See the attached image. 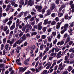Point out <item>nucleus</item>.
I'll list each match as a JSON object with an SVG mask.
<instances>
[{
    "label": "nucleus",
    "mask_w": 74,
    "mask_h": 74,
    "mask_svg": "<svg viewBox=\"0 0 74 74\" xmlns=\"http://www.w3.org/2000/svg\"><path fill=\"white\" fill-rule=\"evenodd\" d=\"M23 42V40H21L20 41V40H17L16 42V43H14L13 46V47L14 48H15V47H16V44H18L19 45H20L21 43H22V42Z\"/></svg>",
    "instance_id": "f257e3e1"
},
{
    "label": "nucleus",
    "mask_w": 74,
    "mask_h": 74,
    "mask_svg": "<svg viewBox=\"0 0 74 74\" xmlns=\"http://www.w3.org/2000/svg\"><path fill=\"white\" fill-rule=\"evenodd\" d=\"M41 25H42V22H40L38 24V30H41L42 29V26H41Z\"/></svg>",
    "instance_id": "f03ea898"
},
{
    "label": "nucleus",
    "mask_w": 74,
    "mask_h": 74,
    "mask_svg": "<svg viewBox=\"0 0 74 74\" xmlns=\"http://www.w3.org/2000/svg\"><path fill=\"white\" fill-rule=\"evenodd\" d=\"M36 8L37 9L39 12H41V10L42 9V6L37 5L36 7Z\"/></svg>",
    "instance_id": "7ed1b4c3"
},
{
    "label": "nucleus",
    "mask_w": 74,
    "mask_h": 74,
    "mask_svg": "<svg viewBox=\"0 0 74 74\" xmlns=\"http://www.w3.org/2000/svg\"><path fill=\"white\" fill-rule=\"evenodd\" d=\"M64 42L63 40H62L60 42H58L57 44V45L58 46L60 45H63L64 44Z\"/></svg>",
    "instance_id": "20e7f679"
},
{
    "label": "nucleus",
    "mask_w": 74,
    "mask_h": 74,
    "mask_svg": "<svg viewBox=\"0 0 74 74\" xmlns=\"http://www.w3.org/2000/svg\"><path fill=\"white\" fill-rule=\"evenodd\" d=\"M61 24H62V23L58 22L57 23L56 28L58 29H59V28H60V25Z\"/></svg>",
    "instance_id": "39448f33"
},
{
    "label": "nucleus",
    "mask_w": 74,
    "mask_h": 74,
    "mask_svg": "<svg viewBox=\"0 0 74 74\" xmlns=\"http://www.w3.org/2000/svg\"><path fill=\"white\" fill-rule=\"evenodd\" d=\"M73 67L71 66H68L67 70L68 71L70 72V71H71L73 70Z\"/></svg>",
    "instance_id": "423d86ee"
},
{
    "label": "nucleus",
    "mask_w": 74,
    "mask_h": 74,
    "mask_svg": "<svg viewBox=\"0 0 74 74\" xmlns=\"http://www.w3.org/2000/svg\"><path fill=\"white\" fill-rule=\"evenodd\" d=\"M27 69V67H25L22 69V68H21L19 70V72L20 73L21 71H25Z\"/></svg>",
    "instance_id": "0eeeda50"
},
{
    "label": "nucleus",
    "mask_w": 74,
    "mask_h": 74,
    "mask_svg": "<svg viewBox=\"0 0 74 74\" xmlns=\"http://www.w3.org/2000/svg\"><path fill=\"white\" fill-rule=\"evenodd\" d=\"M15 27V23H13V25L10 28V30H13Z\"/></svg>",
    "instance_id": "6e6552de"
},
{
    "label": "nucleus",
    "mask_w": 74,
    "mask_h": 74,
    "mask_svg": "<svg viewBox=\"0 0 74 74\" xmlns=\"http://www.w3.org/2000/svg\"><path fill=\"white\" fill-rule=\"evenodd\" d=\"M28 5H30V6H32L33 5V3H32V0H29L28 3Z\"/></svg>",
    "instance_id": "1a4fd4ad"
},
{
    "label": "nucleus",
    "mask_w": 74,
    "mask_h": 74,
    "mask_svg": "<svg viewBox=\"0 0 74 74\" xmlns=\"http://www.w3.org/2000/svg\"><path fill=\"white\" fill-rule=\"evenodd\" d=\"M57 54V53H52L50 55L51 56H53L54 58H55Z\"/></svg>",
    "instance_id": "9d476101"
},
{
    "label": "nucleus",
    "mask_w": 74,
    "mask_h": 74,
    "mask_svg": "<svg viewBox=\"0 0 74 74\" xmlns=\"http://www.w3.org/2000/svg\"><path fill=\"white\" fill-rule=\"evenodd\" d=\"M8 18H6L5 19V20H3V23H6V22H8Z\"/></svg>",
    "instance_id": "9b49d317"
},
{
    "label": "nucleus",
    "mask_w": 74,
    "mask_h": 74,
    "mask_svg": "<svg viewBox=\"0 0 74 74\" xmlns=\"http://www.w3.org/2000/svg\"><path fill=\"white\" fill-rule=\"evenodd\" d=\"M8 29V27L7 26H5L4 27L3 30L4 32H5Z\"/></svg>",
    "instance_id": "f8f14e48"
},
{
    "label": "nucleus",
    "mask_w": 74,
    "mask_h": 74,
    "mask_svg": "<svg viewBox=\"0 0 74 74\" xmlns=\"http://www.w3.org/2000/svg\"><path fill=\"white\" fill-rule=\"evenodd\" d=\"M56 62H55L52 65V66L50 68V70H51V69H52V68L53 67V66L56 65Z\"/></svg>",
    "instance_id": "ddd939ff"
},
{
    "label": "nucleus",
    "mask_w": 74,
    "mask_h": 74,
    "mask_svg": "<svg viewBox=\"0 0 74 74\" xmlns=\"http://www.w3.org/2000/svg\"><path fill=\"white\" fill-rule=\"evenodd\" d=\"M16 1L15 0H13L11 1V3L12 6L14 5L15 4Z\"/></svg>",
    "instance_id": "4468645a"
},
{
    "label": "nucleus",
    "mask_w": 74,
    "mask_h": 74,
    "mask_svg": "<svg viewBox=\"0 0 74 74\" xmlns=\"http://www.w3.org/2000/svg\"><path fill=\"white\" fill-rule=\"evenodd\" d=\"M55 8V4H53L51 5V7L50 8V9L52 10H53Z\"/></svg>",
    "instance_id": "2eb2a0df"
},
{
    "label": "nucleus",
    "mask_w": 74,
    "mask_h": 74,
    "mask_svg": "<svg viewBox=\"0 0 74 74\" xmlns=\"http://www.w3.org/2000/svg\"><path fill=\"white\" fill-rule=\"evenodd\" d=\"M48 19L47 18L44 20V25H47L48 24Z\"/></svg>",
    "instance_id": "dca6fc26"
},
{
    "label": "nucleus",
    "mask_w": 74,
    "mask_h": 74,
    "mask_svg": "<svg viewBox=\"0 0 74 74\" xmlns=\"http://www.w3.org/2000/svg\"><path fill=\"white\" fill-rule=\"evenodd\" d=\"M64 29H67L68 27H69V24L67 23L64 25Z\"/></svg>",
    "instance_id": "f3484780"
},
{
    "label": "nucleus",
    "mask_w": 74,
    "mask_h": 74,
    "mask_svg": "<svg viewBox=\"0 0 74 74\" xmlns=\"http://www.w3.org/2000/svg\"><path fill=\"white\" fill-rule=\"evenodd\" d=\"M47 28V27H44L42 29L43 32H46Z\"/></svg>",
    "instance_id": "a211bd4d"
},
{
    "label": "nucleus",
    "mask_w": 74,
    "mask_h": 74,
    "mask_svg": "<svg viewBox=\"0 0 74 74\" xmlns=\"http://www.w3.org/2000/svg\"><path fill=\"white\" fill-rule=\"evenodd\" d=\"M52 34L54 37H55L56 35V32H52Z\"/></svg>",
    "instance_id": "6ab92c4d"
},
{
    "label": "nucleus",
    "mask_w": 74,
    "mask_h": 74,
    "mask_svg": "<svg viewBox=\"0 0 74 74\" xmlns=\"http://www.w3.org/2000/svg\"><path fill=\"white\" fill-rule=\"evenodd\" d=\"M5 49L7 51L8 49V44L6 45L5 46Z\"/></svg>",
    "instance_id": "aec40b11"
},
{
    "label": "nucleus",
    "mask_w": 74,
    "mask_h": 74,
    "mask_svg": "<svg viewBox=\"0 0 74 74\" xmlns=\"http://www.w3.org/2000/svg\"><path fill=\"white\" fill-rule=\"evenodd\" d=\"M48 41L49 42H51V41H52V39H51V38L49 36L47 37Z\"/></svg>",
    "instance_id": "412c9836"
},
{
    "label": "nucleus",
    "mask_w": 74,
    "mask_h": 74,
    "mask_svg": "<svg viewBox=\"0 0 74 74\" xmlns=\"http://www.w3.org/2000/svg\"><path fill=\"white\" fill-rule=\"evenodd\" d=\"M63 15V13H60L58 14V16L59 17H61V16H62Z\"/></svg>",
    "instance_id": "4be33fe9"
},
{
    "label": "nucleus",
    "mask_w": 74,
    "mask_h": 74,
    "mask_svg": "<svg viewBox=\"0 0 74 74\" xmlns=\"http://www.w3.org/2000/svg\"><path fill=\"white\" fill-rule=\"evenodd\" d=\"M69 18V16L68 14H66L65 16V19H68Z\"/></svg>",
    "instance_id": "5701e85b"
},
{
    "label": "nucleus",
    "mask_w": 74,
    "mask_h": 74,
    "mask_svg": "<svg viewBox=\"0 0 74 74\" xmlns=\"http://www.w3.org/2000/svg\"><path fill=\"white\" fill-rule=\"evenodd\" d=\"M43 40H44L46 38V36L45 35H42L41 37Z\"/></svg>",
    "instance_id": "b1692460"
},
{
    "label": "nucleus",
    "mask_w": 74,
    "mask_h": 74,
    "mask_svg": "<svg viewBox=\"0 0 74 74\" xmlns=\"http://www.w3.org/2000/svg\"><path fill=\"white\" fill-rule=\"evenodd\" d=\"M21 62V60H20V58H19V59H17L16 60V63H18L19 62Z\"/></svg>",
    "instance_id": "393cba45"
},
{
    "label": "nucleus",
    "mask_w": 74,
    "mask_h": 74,
    "mask_svg": "<svg viewBox=\"0 0 74 74\" xmlns=\"http://www.w3.org/2000/svg\"><path fill=\"white\" fill-rule=\"evenodd\" d=\"M36 34H37V32H34L32 33L31 36H33L34 35H36Z\"/></svg>",
    "instance_id": "a878e982"
},
{
    "label": "nucleus",
    "mask_w": 74,
    "mask_h": 74,
    "mask_svg": "<svg viewBox=\"0 0 74 74\" xmlns=\"http://www.w3.org/2000/svg\"><path fill=\"white\" fill-rule=\"evenodd\" d=\"M58 40H57V39H55L53 41V44L54 45H55V44H56L57 42V41Z\"/></svg>",
    "instance_id": "bb28decb"
},
{
    "label": "nucleus",
    "mask_w": 74,
    "mask_h": 74,
    "mask_svg": "<svg viewBox=\"0 0 74 74\" xmlns=\"http://www.w3.org/2000/svg\"><path fill=\"white\" fill-rule=\"evenodd\" d=\"M11 23H12V21H9L7 23L8 25H9L10 26V25H11Z\"/></svg>",
    "instance_id": "cd10ccee"
},
{
    "label": "nucleus",
    "mask_w": 74,
    "mask_h": 74,
    "mask_svg": "<svg viewBox=\"0 0 74 74\" xmlns=\"http://www.w3.org/2000/svg\"><path fill=\"white\" fill-rule=\"evenodd\" d=\"M6 41H7V38H4L3 40V43H4V44H5V43H6Z\"/></svg>",
    "instance_id": "c85d7f7f"
},
{
    "label": "nucleus",
    "mask_w": 74,
    "mask_h": 74,
    "mask_svg": "<svg viewBox=\"0 0 74 74\" xmlns=\"http://www.w3.org/2000/svg\"><path fill=\"white\" fill-rule=\"evenodd\" d=\"M61 36H60V34H59L57 36V38H58V39H60V37Z\"/></svg>",
    "instance_id": "c756f323"
},
{
    "label": "nucleus",
    "mask_w": 74,
    "mask_h": 74,
    "mask_svg": "<svg viewBox=\"0 0 74 74\" xmlns=\"http://www.w3.org/2000/svg\"><path fill=\"white\" fill-rule=\"evenodd\" d=\"M66 4H63V5H61V7L62 8H64L66 7L65 6Z\"/></svg>",
    "instance_id": "7c9ffc66"
},
{
    "label": "nucleus",
    "mask_w": 74,
    "mask_h": 74,
    "mask_svg": "<svg viewBox=\"0 0 74 74\" xmlns=\"http://www.w3.org/2000/svg\"><path fill=\"white\" fill-rule=\"evenodd\" d=\"M59 51V49L58 48H56L55 49V52H58Z\"/></svg>",
    "instance_id": "2f4dec72"
},
{
    "label": "nucleus",
    "mask_w": 74,
    "mask_h": 74,
    "mask_svg": "<svg viewBox=\"0 0 74 74\" xmlns=\"http://www.w3.org/2000/svg\"><path fill=\"white\" fill-rule=\"evenodd\" d=\"M62 60H63V59H62L60 60L57 61V64H59V63H60L61 62H62Z\"/></svg>",
    "instance_id": "473e14b6"
},
{
    "label": "nucleus",
    "mask_w": 74,
    "mask_h": 74,
    "mask_svg": "<svg viewBox=\"0 0 74 74\" xmlns=\"http://www.w3.org/2000/svg\"><path fill=\"white\" fill-rule=\"evenodd\" d=\"M68 73L69 72L67 71H65L63 72V74H68Z\"/></svg>",
    "instance_id": "72a5a7b5"
},
{
    "label": "nucleus",
    "mask_w": 74,
    "mask_h": 74,
    "mask_svg": "<svg viewBox=\"0 0 74 74\" xmlns=\"http://www.w3.org/2000/svg\"><path fill=\"white\" fill-rule=\"evenodd\" d=\"M74 53H73L71 54L70 58H73V57L74 56V54H73Z\"/></svg>",
    "instance_id": "f704fd0d"
},
{
    "label": "nucleus",
    "mask_w": 74,
    "mask_h": 74,
    "mask_svg": "<svg viewBox=\"0 0 74 74\" xmlns=\"http://www.w3.org/2000/svg\"><path fill=\"white\" fill-rule=\"evenodd\" d=\"M44 47V45H40V50H42L43 49V47Z\"/></svg>",
    "instance_id": "c9c22d12"
},
{
    "label": "nucleus",
    "mask_w": 74,
    "mask_h": 74,
    "mask_svg": "<svg viewBox=\"0 0 74 74\" xmlns=\"http://www.w3.org/2000/svg\"><path fill=\"white\" fill-rule=\"evenodd\" d=\"M36 46L33 45L32 47V50H34L35 49H36Z\"/></svg>",
    "instance_id": "e433bc0d"
},
{
    "label": "nucleus",
    "mask_w": 74,
    "mask_h": 74,
    "mask_svg": "<svg viewBox=\"0 0 74 74\" xmlns=\"http://www.w3.org/2000/svg\"><path fill=\"white\" fill-rule=\"evenodd\" d=\"M22 39L23 40H26V37L25 36V35H24L22 38Z\"/></svg>",
    "instance_id": "4c0bfd02"
},
{
    "label": "nucleus",
    "mask_w": 74,
    "mask_h": 74,
    "mask_svg": "<svg viewBox=\"0 0 74 74\" xmlns=\"http://www.w3.org/2000/svg\"><path fill=\"white\" fill-rule=\"evenodd\" d=\"M55 15H56V14L55 13H53L51 14V16L52 18H55Z\"/></svg>",
    "instance_id": "58836bf2"
},
{
    "label": "nucleus",
    "mask_w": 74,
    "mask_h": 74,
    "mask_svg": "<svg viewBox=\"0 0 74 74\" xmlns=\"http://www.w3.org/2000/svg\"><path fill=\"white\" fill-rule=\"evenodd\" d=\"M69 24L70 25V26L71 27H73V26H74V23L72 22L70 23H69Z\"/></svg>",
    "instance_id": "ea45409f"
},
{
    "label": "nucleus",
    "mask_w": 74,
    "mask_h": 74,
    "mask_svg": "<svg viewBox=\"0 0 74 74\" xmlns=\"http://www.w3.org/2000/svg\"><path fill=\"white\" fill-rule=\"evenodd\" d=\"M26 27L27 29H29L31 27V25H29L26 26Z\"/></svg>",
    "instance_id": "a19ab883"
},
{
    "label": "nucleus",
    "mask_w": 74,
    "mask_h": 74,
    "mask_svg": "<svg viewBox=\"0 0 74 74\" xmlns=\"http://www.w3.org/2000/svg\"><path fill=\"white\" fill-rule=\"evenodd\" d=\"M55 24H56V22L55 21H52L51 23L52 25H54Z\"/></svg>",
    "instance_id": "79ce46f5"
},
{
    "label": "nucleus",
    "mask_w": 74,
    "mask_h": 74,
    "mask_svg": "<svg viewBox=\"0 0 74 74\" xmlns=\"http://www.w3.org/2000/svg\"><path fill=\"white\" fill-rule=\"evenodd\" d=\"M35 71H36V73H38L39 72H40V70L38 69H37V68H36V69Z\"/></svg>",
    "instance_id": "37998d69"
},
{
    "label": "nucleus",
    "mask_w": 74,
    "mask_h": 74,
    "mask_svg": "<svg viewBox=\"0 0 74 74\" xmlns=\"http://www.w3.org/2000/svg\"><path fill=\"white\" fill-rule=\"evenodd\" d=\"M1 50H3V49L4 48V44H2L1 45Z\"/></svg>",
    "instance_id": "c03bdc74"
},
{
    "label": "nucleus",
    "mask_w": 74,
    "mask_h": 74,
    "mask_svg": "<svg viewBox=\"0 0 74 74\" xmlns=\"http://www.w3.org/2000/svg\"><path fill=\"white\" fill-rule=\"evenodd\" d=\"M47 55H45L43 58L42 60H45L46 59H47Z\"/></svg>",
    "instance_id": "a18cd8bd"
},
{
    "label": "nucleus",
    "mask_w": 74,
    "mask_h": 74,
    "mask_svg": "<svg viewBox=\"0 0 74 74\" xmlns=\"http://www.w3.org/2000/svg\"><path fill=\"white\" fill-rule=\"evenodd\" d=\"M47 14L49 15L51 14V11H50V10H47Z\"/></svg>",
    "instance_id": "49530a36"
},
{
    "label": "nucleus",
    "mask_w": 74,
    "mask_h": 74,
    "mask_svg": "<svg viewBox=\"0 0 74 74\" xmlns=\"http://www.w3.org/2000/svg\"><path fill=\"white\" fill-rule=\"evenodd\" d=\"M47 64V66H49V67H50V66H51V64H52L50 63V62H49Z\"/></svg>",
    "instance_id": "de8ad7c7"
},
{
    "label": "nucleus",
    "mask_w": 74,
    "mask_h": 74,
    "mask_svg": "<svg viewBox=\"0 0 74 74\" xmlns=\"http://www.w3.org/2000/svg\"><path fill=\"white\" fill-rule=\"evenodd\" d=\"M3 67H4V64H0V68L1 69H2Z\"/></svg>",
    "instance_id": "09e8293b"
},
{
    "label": "nucleus",
    "mask_w": 74,
    "mask_h": 74,
    "mask_svg": "<svg viewBox=\"0 0 74 74\" xmlns=\"http://www.w3.org/2000/svg\"><path fill=\"white\" fill-rule=\"evenodd\" d=\"M20 24H21V23H16V26L17 27H18V26H19V25H20Z\"/></svg>",
    "instance_id": "8fccbe9b"
},
{
    "label": "nucleus",
    "mask_w": 74,
    "mask_h": 74,
    "mask_svg": "<svg viewBox=\"0 0 74 74\" xmlns=\"http://www.w3.org/2000/svg\"><path fill=\"white\" fill-rule=\"evenodd\" d=\"M2 15L4 17L6 16H7V14L5 13H3L2 14Z\"/></svg>",
    "instance_id": "3c124183"
},
{
    "label": "nucleus",
    "mask_w": 74,
    "mask_h": 74,
    "mask_svg": "<svg viewBox=\"0 0 74 74\" xmlns=\"http://www.w3.org/2000/svg\"><path fill=\"white\" fill-rule=\"evenodd\" d=\"M61 53H62V51H60L58 53L57 56H60L61 55Z\"/></svg>",
    "instance_id": "603ef678"
},
{
    "label": "nucleus",
    "mask_w": 74,
    "mask_h": 74,
    "mask_svg": "<svg viewBox=\"0 0 74 74\" xmlns=\"http://www.w3.org/2000/svg\"><path fill=\"white\" fill-rule=\"evenodd\" d=\"M62 62H61V63L59 65V68L60 69L62 67Z\"/></svg>",
    "instance_id": "864d4df0"
},
{
    "label": "nucleus",
    "mask_w": 74,
    "mask_h": 74,
    "mask_svg": "<svg viewBox=\"0 0 74 74\" xmlns=\"http://www.w3.org/2000/svg\"><path fill=\"white\" fill-rule=\"evenodd\" d=\"M55 20L56 22H58L59 21V19L58 18V17H57L55 18Z\"/></svg>",
    "instance_id": "5fc2aeb1"
},
{
    "label": "nucleus",
    "mask_w": 74,
    "mask_h": 74,
    "mask_svg": "<svg viewBox=\"0 0 74 74\" xmlns=\"http://www.w3.org/2000/svg\"><path fill=\"white\" fill-rule=\"evenodd\" d=\"M69 59V57L68 56H66L65 58V60H67Z\"/></svg>",
    "instance_id": "6e6d98bb"
},
{
    "label": "nucleus",
    "mask_w": 74,
    "mask_h": 74,
    "mask_svg": "<svg viewBox=\"0 0 74 74\" xmlns=\"http://www.w3.org/2000/svg\"><path fill=\"white\" fill-rule=\"evenodd\" d=\"M13 19V16H12L8 19L9 21H12Z\"/></svg>",
    "instance_id": "4d7b16f0"
},
{
    "label": "nucleus",
    "mask_w": 74,
    "mask_h": 74,
    "mask_svg": "<svg viewBox=\"0 0 74 74\" xmlns=\"http://www.w3.org/2000/svg\"><path fill=\"white\" fill-rule=\"evenodd\" d=\"M9 32H10V30L8 29L6 31L5 33L7 34H9Z\"/></svg>",
    "instance_id": "13d9d810"
},
{
    "label": "nucleus",
    "mask_w": 74,
    "mask_h": 74,
    "mask_svg": "<svg viewBox=\"0 0 74 74\" xmlns=\"http://www.w3.org/2000/svg\"><path fill=\"white\" fill-rule=\"evenodd\" d=\"M73 43V41H71L69 42V45H71Z\"/></svg>",
    "instance_id": "bf43d9fd"
},
{
    "label": "nucleus",
    "mask_w": 74,
    "mask_h": 74,
    "mask_svg": "<svg viewBox=\"0 0 74 74\" xmlns=\"http://www.w3.org/2000/svg\"><path fill=\"white\" fill-rule=\"evenodd\" d=\"M69 41H70V37H68L67 39L66 42H69Z\"/></svg>",
    "instance_id": "052dcab7"
},
{
    "label": "nucleus",
    "mask_w": 74,
    "mask_h": 74,
    "mask_svg": "<svg viewBox=\"0 0 74 74\" xmlns=\"http://www.w3.org/2000/svg\"><path fill=\"white\" fill-rule=\"evenodd\" d=\"M23 32H22L20 33L19 35V36L20 37H21L23 35Z\"/></svg>",
    "instance_id": "680f3d73"
},
{
    "label": "nucleus",
    "mask_w": 74,
    "mask_h": 74,
    "mask_svg": "<svg viewBox=\"0 0 74 74\" xmlns=\"http://www.w3.org/2000/svg\"><path fill=\"white\" fill-rule=\"evenodd\" d=\"M34 29H37L38 28V26L36 25H35L34 26Z\"/></svg>",
    "instance_id": "e2e57ef3"
},
{
    "label": "nucleus",
    "mask_w": 74,
    "mask_h": 74,
    "mask_svg": "<svg viewBox=\"0 0 74 74\" xmlns=\"http://www.w3.org/2000/svg\"><path fill=\"white\" fill-rule=\"evenodd\" d=\"M47 70H45L43 72V74H47Z\"/></svg>",
    "instance_id": "0e129e2a"
},
{
    "label": "nucleus",
    "mask_w": 74,
    "mask_h": 74,
    "mask_svg": "<svg viewBox=\"0 0 74 74\" xmlns=\"http://www.w3.org/2000/svg\"><path fill=\"white\" fill-rule=\"evenodd\" d=\"M9 2H10V1L8 0H6L5 1V3L6 4H8Z\"/></svg>",
    "instance_id": "69168bd1"
},
{
    "label": "nucleus",
    "mask_w": 74,
    "mask_h": 74,
    "mask_svg": "<svg viewBox=\"0 0 74 74\" xmlns=\"http://www.w3.org/2000/svg\"><path fill=\"white\" fill-rule=\"evenodd\" d=\"M38 52V48H37L36 50H35V53H37Z\"/></svg>",
    "instance_id": "338daca9"
},
{
    "label": "nucleus",
    "mask_w": 74,
    "mask_h": 74,
    "mask_svg": "<svg viewBox=\"0 0 74 74\" xmlns=\"http://www.w3.org/2000/svg\"><path fill=\"white\" fill-rule=\"evenodd\" d=\"M71 8L72 9L74 8V4H72L71 5Z\"/></svg>",
    "instance_id": "774afa93"
}]
</instances>
